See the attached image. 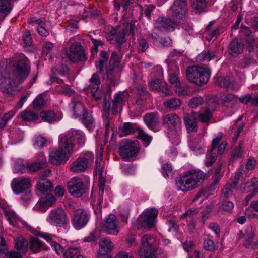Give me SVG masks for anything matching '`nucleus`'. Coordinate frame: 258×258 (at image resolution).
Returning <instances> with one entry per match:
<instances>
[{
	"label": "nucleus",
	"instance_id": "nucleus-1",
	"mask_svg": "<svg viewBox=\"0 0 258 258\" xmlns=\"http://www.w3.org/2000/svg\"><path fill=\"white\" fill-rule=\"evenodd\" d=\"M211 72L207 68L198 66L188 67L186 70L187 79L198 86L206 84L210 78Z\"/></svg>",
	"mask_w": 258,
	"mask_h": 258
},
{
	"label": "nucleus",
	"instance_id": "nucleus-2",
	"mask_svg": "<svg viewBox=\"0 0 258 258\" xmlns=\"http://www.w3.org/2000/svg\"><path fill=\"white\" fill-rule=\"evenodd\" d=\"M142 246L138 251L140 258H166L165 254L154 245L155 239L150 235H145L142 238Z\"/></svg>",
	"mask_w": 258,
	"mask_h": 258
},
{
	"label": "nucleus",
	"instance_id": "nucleus-3",
	"mask_svg": "<svg viewBox=\"0 0 258 258\" xmlns=\"http://www.w3.org/2000/svg\"><path fill=\"white\" fill-rule=\"evenodd\" d=\"M121 56L116 52H113L106 69V79L110 85L115 86L118 84L119 73L121 71L120 65Z\"/></svg>",
	"mask_w": 258,
	"mask_h": 258
},
{
	"label": "nucleus",
	"instance_id": "nucleus-4",
	"mask_svg": "<svg viewBox=\"0 0 258 258\" xmlns=\"http://www.w3.org/2000/svg\"><path fill=\"white\" fill-rule=\"evenodd\" d=\"M139 150V145L137 141L124 140L120 143L118 148L119 155L125 161L135 160Z\"/></svg>",
	"mask_w": 258,
	"mask_h": 258
},
{
	"label": "nucleus",
	"instance_id": "nucleus-5",
	"mask_svg": "<svg viewBox=\"0 0 258 258\" xmlns=\"http://www.w3.org/2000/svg\"><path fill=\"white\" fill-rule=\"evenodd\" d=\"M135 25L132 23H127L125 28L122 29H114L107 36V39L111 44H116L117 49L119 50L121 45L125 41V36L128 34H134Z\"/></svg>",
	"mask_w": 258,
	"mask_h": 258
},
{
	"label": "nucleus",
	"instance_id": "nucleus-6",
	"mask_svg": "<svg viewBox=\"0 0 258 258\" xmlns=\"http://www.w3.org/2000/svg\"><path fill=\"white\" fill-rule=\"evenodd\" d=\"M0 66L2 67V69H0V74H4L0 78V90L9 96H14V92L17 86V83L6 73L5 63L1 62Z\"/></svg>",
	"mask_w": 258,
	"mask_h": 258
},
{
	"label": "nucleus",
	"instance_id": "nucleus-7",
	"mask_svg": "<svg viewBox=\"0 0 258 258\" xmlns=\"http://www.w3.org/2000/svg\"><path fill=\"white\" fill-rule=\"evenodd\" d=\"M30 72L29 61L24 55L20 56L16 64L14 75L17 81L21 83L28 77Z\"/></svg>",
	"mask_w": 258,
	"mask_h": 258
},
{
	"label": "nucleus",
	"instance_id": "nucleus-8",
	"mask_svg": "<svg viewBox=\"0 0 258 258\" xmlns=\"http://www.w3.org/2000/svg\"><path fill=\"white\" fill-rule=\"evenodd\" d=\"M67 187L69 194L76 198L81 197L88 189V185L81 178H72L68 182Z\"/></svg>",
	"mask_w": 258,
	"mask_h": 258
},
{
	"label": "nucleus",
	"instance_id": "nucleus-9",
	"mask_svg": "<svg viewBox=\"0 0 258 258\" xmlns=\"http://www.w3.org/2000/svg\"><path fill=\"white\" fill-rule=\"evenodd\" d=\"M158 213L157 210L155 208L146 209L140 215L138 221L142 227L151 228L154 225Z\"/></svg>",
	"mask_w": 258,
	"mask_h": 258
},
{
	"label": "nucleus",
	"instance_id": "nucleus-10",
	"mask_svg": "<svg viewBox=\"0 0 258 258\" xmlns=\"http://www.w3.org/2000/svg\"><path fill=\"white\" fill-rule=\"evenodd\" d=\"M90 219L89 214L83 209H78L75 211L72 218L73 227L76 230H80L84 227Z\"/></svg>",
	"mask_w": 258,
	"mask_h": 258
},
{
	"label": "nucleus",
	"instance_id": "nucleus-11",
	"mask_svg": "<svg viewBox=\"0 0 258 258\" xmlns=\"http://www.w3.org/2000/svg\"><path fill=\"white\" fill-rule=\"evenodd\" d=\"M47 221L51 225L60 227L63 226L68 222L66 213L61 208L52 210L47 218Z\"/></svg>",
	"mask_w": 258,
	"mask_h": 258
},
{
	"label": "nucleus",
	"instance_id": "nucleus-12",
	"mask_svg": "<svg viewBox=\"0 0 258 258\" xmlns=\"http://www.w3.org/2000/svg\"><path fill=\"white\" fill-rule=\"evenodd\" d=\"M67 56L73 62H76L78 61H84L87 59L82 47L78 42H75L71 46L69 50L67 53Z\"/></svg>",
	"mask_w": 258,
	"mask_h": 258
},
{
	"label": "nucleus",
	"instance_id": "nucleus-13",
	"mask_svg": "<svg viewBox=\"0 0 258 258\" xmlns=\"http://www.w3.org/2000/svg\"><path fill=\"white\" fill-rule=\"evenodd\" d=\"M163 123L170 131L176 132L180 131L182 126L181 118L175 113L166 114L163 118Z\"/></svg>",
	"mask_w": 258,
	"mask_h": 258
},
{
	"label": "nucleus",
	"instance_id": "nucleus-14",
	"mask_svg": "<svg viewBox=\"0 0 258 258\" xmlns=\"http://www.w3.org/2000/svg\"><path fill=\"white\" fill-rule=\"evenodd\" d=\"M103 228L108 234L116 235L119 232L118 222L116 216L113 214H109L103 222Z\"/></svg>",
	"mask_w": 258,
	"mask_h": 258
},
{
	"label": "nucleus",
	"instance_id": "nucleus-15",
	"mask_svg": "<svg viewBox=\"0 0 258 258\" xmlns=\"http://www.w3.org/2000/svg\"><path fill=\"white\" fill-rule=\"evenodd\" d=\"M154 29L159 32L169 31L177 27L178 23L166 17H160L154 23Z\"/></svg>",
	"mask_w": 258,
	"mask_h": 258
},
{
	"label": "nucleus",
	"instance_id": "nucleus-16",
	"mask_svg": "<svg viewBox=\"0 0 258 258\" xmlns=\"http://www.w3.org/2000/svg\"><path fill=\"white\" fill-rule=\"evenodd\" d=\"M203 178H177L176 185L179 190L186 192L198 186L201 179Z\"/></svg>",
	"mask_w": 258,
	"mask_h": 258
},
{
	"label": "nucleus",
	"instance_id": "nucleus-17",
	"mask_svg": "<svg viewBox=\"0 0 258 258\" xmlns=\"http://www.w3.org/2000/svg\"><path fill=\"white\" fill-rule=\"evenodd\" d=\"M88 89L90 91L92 96L96 100H100L103 96V92L99 89L100 81L98 74L95 73L90 79Z\"/></svg>",
	"mask_w": 258,
	"mask_h": 258
},
{
	"label": "nucleus",
	"instance_id": "nucleus-18",
	"mask_svg": "<svg viewBox=\"0 0 258 258\" xmlns=\"http://www.w3.org/2000/svg\"><path fill=\"white\" fill-rule=\"evenodd\" d=\"M31 187L30 178H14L11 183V188L15 194H20Z\"/></svg>",
	"mask_w": 258,
	"mask_h": 258
},
{
	"label": "nucleus",
	"instance_id": "nucleus-19",
	"mask_svg": "<svg viewBox=\"0 0 258 258\" xmlns=\"http://www.w3.org/2000/svg\"><path fill=\"white\" fill-rule=\"evenodd\" d=\"M222 135L219 134V135L214 138L212 142L211 145L207 152L206 158L207 160L205 162L206 166H211L216 160L217 156L215 153H213V151L216 148L219 142L221 140Z\"/></svg>",
	"mask_w": 258,
	"mask_h": 258
},
{
	"label": "nucleus",
	"instance_id": "nucleus-20",
	"mask_svg": "<svg viewBox=\"0 0 258 258\" xmlns=\"http://www.w3.org/2000/svg\"><path fill=\"white\" fill-rule=\"evenodd\" d=\"M74 144L67 134L59 137L58 148L69 157L72 154Z\"/></svg>",
	"mask_w": 258,
	"mask_h": 258
},
{
	"label": "nucleus",
	"instance_id": "nucleus-21",
	"mask_svg": "<svg viewBox=\"0 0 258 258\" xmlns=\"http://www.w3.org/2000/svg\"><path fill=\"white\" fill-rule=\"evenodd\" d=\"M150 89L153 91L159 92L162 96H167L171 94V91L168 89L165 82L160 79H156L149 83Z\"/></svg>",
	"mask_w": 258,
	"mask_h": 258
},
{
	"label": "nucleus",
	"instance_id": "nucleus-22",
	"mask_svg": "<svg viewBox=\"0 0 258 258\" xmlns=\"http://www.w3.org/2000/svg\"><path fill=\"white\" fill-rule=\"evenodd\" d=\"M144 120L147 127L153 131L157 132L160 130V119L157 113H147L144 116Z\"/></svg>",
	"mask_w": 258,
	"mask_h": 258
},
{
	"label": "nucleus",
	"instance_id": "nucleus-23",
	"mask_svg": "<svg viewBox=\"0 0 258 258\" xmlns=\"http://www.w3.org/2000/svg\"><path fill=\"white\" fill-rule=\"evenodd\" d=\"M69 157L58 148L55 149L49 153V160L52 164L60 165L65 163Z\"/></svg>",
	"mask_w": 258,
	"mask_h": 258
},
{
	"label": "nucleus",
	"instance_id": "nucleus-24",
	"mask_svg": "<svg viewBox=\"0 0 258 258\" xmlns=\"http://www.w3.org/2000/svg\"><path fill=\"white\" fill-rule=\"evenodd\" d=\"M183 120L186 130L188 133L197 131L198 125L195 112L185 113L184 115Z\"/></svg>",
	"mask_w": 258,
	"mask_h": 258
},
{
	"label": "nucleus",
	"instance_id": "nucleus-25",
	"mask_svg": "<svg viewBox=\"0 0 258 258\" xmlns=\"http://www.w3.org/2000/svg\"><path fill=\"white\" fill-rule=\"evenodd\" d=\"M128 98L129 95L127 92H119L115 94L112 108L114 113L118 111V108L122 106Z\"/></svg>",
	"mask_w": 258,
	"mask_h": 258
},
{
	"label": "nucleus",
	"instance_id": "nucleus-26",
	"mask_svg": "<svg viewBox=\"0 0 258 258\" xmlns=\"http://www.w3.org/2000/svg\"><path fill=\"white\" fill-rule=\"evenodd\" d=\"M88 160L85 158H78L73 162L70 167L71 171L74 173L84 172L88 168Z\"/></svg>",
	"mask_w": 258,
	"mask_h": 258
},
{
	"label": "nucleus",
	"instance_id": "nucleus-27",
	"mask_svg": "<svg viewBox=\"0 0 258 258\" xmlns=\"http://www.w3.org/2000/svg\"><path fill=\"white\" fill-rule=\"evenodd\" d=\"M29 248L33 253H37L42 250H48L49 248L37 237L32 236L29 240Z\"/></svg>",
	"mask_w": 258,
	"mask_h": 258
},
{
	"label": "nucleus",
	"instance_id": "nucleus-28",
	"mask_svg": "<svg viewBox=\"0 0 258 258\" xmlns=\"http://www.w3.org/2000/svg\"><path fill=\"white\" fill-rule=\"evenodd\" d=\"M69 105L75 118L79 117L86 111L81 103L74 98L71 99V102Z\"/></svg>",
	"mask_w": 258,
	"mask_h": 258
},
{
	"label": "nucleus",
	"instance_id": "nucleus-29",
	"mask_svg": "<svg viewBox=\"0 0 258 258\" xmlns=\"http://www.w3.org/2000/svg\"><path fill=\"white\" fill-rule=\"evenodd\" d=\"M40 117L44 121L50 123L60 120L62 118V114L59 113H54L52 111H42L40 113Z\"/></svg>",
	"mask_w": 258,
	"mask_h": 258
},
{
	"label": "nucleus",
	"instance_id": "nucleus-30",
	"mask_svg": "<svg viewBox=\"0 0 258 258\" xmlns=\"http://www.w3.org/2000/svg\"><path fill=\"white\" fill-rule=\"evenodd\" d=\"M201 142L202 139L200 135L192 137L189 140V147L196 154H201L204 152Z\"/></svg>",
	"mask_w": 258,
	"mask_h": 258
},
{
	"label": "nucleus",
	"instance_id": "nucleus-31",
	"mask_svg": "<svg viewBox=\"0 0 258 258\" xmlns=\"http://www.w3.org/2000/svg\"><path fill=\"white\" fill-rule=\"evenodd\" d=\"M105 107L106 109L104 111L103 117L104 123L105 126V138H107L109 135L110 130L111 127L112 119L109 117V104L107 105L106 102H105Z\"/></svg>",
	"mask_w": 258,
	"mask_h": 258
},
{
	"label": "nucleus",
	"instance_id": "nucleus-32",
	"mask_svg": "<svg viewBox=\"0 0 258 258\" xmlns=\"http://www.w3.org/2000/svg\"><path fill=\"white\" fill-rule=\"evenodd\" d=\"M99 251L101 252H109L114 247L113 243L110 240L106 238H102L100 239L99 243Z\"/></svg>",
	"mask_w": 258,
	"mask_h": 258
},
{
	"label": "nucleus",
	"instance_id": "nucleus-33",
	"mask_svg": "<svg viewBox=\"0 0 258 258\" xmlns=\"http://www.w3.org/2000/svg\"><path fill=\"white\" fill-rule=\"evenodd\" d=\"M37 189L42 193H45L52 189L53 184L47 178H41L37 185Z\"/></svg>",
	"mask_w": 258,
	"mask_h": 258
},
{
	"label": "nucleus",
	"instance_id": "nucleus-34",
	"mask_svg": "<svg viewBox=\"0 0 258 258\" xmlns=\"http://www.w3.org/2000/svg\"><path fill=\"white\" fill-rule=\"evenodd\" d=\"M67 134L70 139H72V141L76 140L77 142L81 145L83 144L85 142V136L83 133L80 130H72L68 132Z\"/></svg>",
	"mask_w": 258,
	"mask_h": 258
},
{
	"label": "nucleus",
	"instance_id": "nucleus-35",
	"mask_svg": "<svg viewBox=\"0 0 258 258\" xmlns=\"http://www.w3.org/2000/svg\"><path fill=\"white\" fill-rule=\"evenodd\" d=\"M28 243L23 237H18L16 241L15 247L19 253L25 254L28 250Z\"/></svg>",
	"mask_w": 258,
	"mask_h": 258
},
{
	"label": "nucleus",
	"instance_id": "nucleus-36",
	"mask_svg": "<svg viewBox=\"0 0 258 258\" xmlns=\"http://www.w3.org/2000/svg\"><path fill=\"white\" fill-rule=\"evenodd\" d=\"M244 44L239 42L237 39H234L230 45L231 54L237 55L243 52Z\"/></svg>",
	"mask_w": 258,
	"mask_h": 258
},
{
	"label": "nucleus",
	"instance_id": "nucleus-37",
	"mask_svg": "<svg viewBox=\"0 0 258 258\" xmlns=\"http://www.w3.org/2000/svg\"><path fill=\"white\" fill-rule=\"evenodd\" d=\"M214 110V109L209 105L203 112L199 113L198 117L200 121L202 123H208L211 120Z\"/></svg>",
	"mask_w": 258,
	"mask_h": 258
},
{
	"label": "nucleus",
	"instance_id": "nucleus-38",
	"mask_svg": "<svg viewBox=\"0 0 258 258\" xmlns=\"http://www.w3.org/2000/svg\"><path fill=\"white\" fill-rule=\"evenodd\" d=\"M174 92L179 96H188L190 94L189 86L185 83H179L174 86Z\"/></svg>",
	"mask_w": 258,
	"mask_h": 258
},
{
	"label": "nucleus",
	"instance_id": "nucleus-39",
	"mask_svg": "<svg viewBox=\"0 0 258 258\" xmlns=\"http://www.w3.org/2000/svg\"><path fill=\"white\" fill-rule=\"evenodd\" d=\"M19 117L23 121L28 122L36 120L38 118L37 114L29 109H25L22 111L19 114Z\"/></svg>",
	"mask_w": 258,
	"mask_h": 258
},
{
	"label": "nucleus",
	"instance_id": "nucleus-40",
	"mask_svg": "<svg viewBox=\"0 0 258 258\" xmlns=\"http://www.w3.org/2000/svg\"><path fill=\"white\" fill-rule=\"evenodd\" d=\"M257 178H252L250 181L242 185L241 188L245 192L255 191L258 193V180Z\"/></svg>",
	"mask_w": 258,
	"mask_h": 258
},
{
	"label": "nucleus",
	"instance_id": "nucleus-41",
	"mask_svg": "<svg viewBox=\"0 0 258 258\" xmlns=\"http://www.w3.org/2000/svg\"><path fill=\"white\" fill-rule=\"evenodd\" d=\"M82 122L89 130H92L94 126V120L91 113L84 111L82 115Z\"/></svg>",
	"mask_w": 258,
	"mask_h": 258
},
{
	"label": "nucleus",
	"instance_id": "nucleus-42",
	"mask_svg": "<svg viewBox=\"0 0 258 258\" xmlns=\"http://www.w3.org/2000/svg\"><path fill=\"white\" fill-rule=\"evenodd\" d=\"M27 163H24L21 159H18L15 162L13 168V172L18 174H22L27 172Z\"/></svg>",
	"mask_w": 258,
	"mask_h": 258
},
{
	"label": "nucleus",
	"instance_id": "nucleus-43",
	"mask_svg": "<svg viewBox=\"0 0 258 258\" xmlns=\"http://www.w3.org/2000/svg\"><path fill=\"white\" fill-rule=\"evenodd\" d=\"M164 104L167 108L175 110L180 107L182 105V102L178 98H173L166 100Z\"/></svg>",
	"mask_w": 258,
	"mask_h": 258
},
{
	"label": "nucleus",
	"instance_id": "nucleus-44",
	"mask_svg": "<svg viewBox=\"0 0 258 258\" xmlns=\"http://www.w3.org/2000/svg\"><path fill=\"white\" fill-rule=\"evenodd\" d=\"M215 54L214 51L202 52L196 57V61L199 62H208L214 59Z\"/></svg>",
	"mask_w": 258,
	"mask_h": 258
},
{
	"label": "nucleus",
	"instance_id": "nucleus-45",
	"mask_svg": "<svg viewBox=\"0 0 258 258\" xmlns=\"http://www.w3.org/2000/svg\"><path fill=\"white\" fill-rule=\"evenodd\" d=\"M135 131L134 126L130 122H125L123 126L119 128L118 134L122 137L131 134Z\"/></svg>",
	"mask_w": 258,
	"mask_h": 258
},
{
	"label": "nucleus",
	"instance_id": "nucleus-46",
	"mask_svg": "<svg viewBox=\"0 0 258 258\" xmlns=\"http://www.w3.org/2000/svg\"><path fill=\"white\" fill-rule=\"evenodd\" d=\"M242 117H239L235 122L233 125V129L235 130L234 136H233V142H236L239 137V134L242 130L244 127V123L241 121Z\"/></svg>",
	"mask_w": 258,
	"mask_h": 258
},
{
	"label": "nucleus",
	"instance_id": "nucleus-47",
	"mask_svg": "<svg viewBox=\"0 0 258 258\" xmlns=\"http://www.w3.org/2000/svg\"><path fill=\"white\" fill-rule=\"evenodd\" d=\"M191 6L194 10L200 12L206 9L207 2L206 0H191Z\"/></svg>",
	"mask_w": 258,
	"mask_h": 258
},
{
	"label": "nucleus",
	"instance_id": "nucleus-48",
	"mask_svg": "<svg viewBox=\"0 0 258 258\" xmlns=\"http://www.w3.org/2000/svg\"><path fill=\"white\" fill-rule=\"evenodd\" d=\"M172 16L178 19H183L185 18L188 14L187 8H179L175 9L171 11Z\"/></svg>",
	"mask_w": 258,
	"mask_h": 258
},
{
	"label": "nucleus",
	"instance_id": "nucleus-49",
	"mask_svg": "<svg viewBox=\"0 0 258 258\" xmlns=\"http://www.w3.org/2000/svg\"><path fill=\"white\" fill-rule=\"evenodd\" d=\"M240 32L241 34H243L249 37L247 41L250 47H251L253 49L254 45V39L253 36L251 35V31L249 28L245 26H242L240 28Z\"/></svg>",
	"mask_w": 258,
	"mask_h": 258
},
{
	"label": "nucleus",
	"instance_id": "nucleus-50",
	"mask_svg": "<svg viewBox=\"0 0 258 258\" xmlns=\"http://www.w3.org/2000/svg\"><path fill=\"white\" fill-rule=\"evenodd\" d=\"M15 113V111L12 110L4 114L0 121V130L5 127L8 121L14 116Z\"/></svg>",
	"mask_w": 258,
	"mask_h": 258
},
{
	"label": "nucleus",
	"instance_id": "nucleus-51",
	"mask_svg": "<svg viewBox=\"0 0 258 258\" xmlns=\"http://www.w3.org/2000/svg\"><path fill=\"white\" fill-rule=\"evenodd\" d=\"M43 19H38L36 21V24L38 25L37 32L42 36H46L49 34L48 31L45 28V22Z\"/></svg>",
	"mask_w": 258,
	"mask_h": 258
},
{
	"label": "nucleus",
	"instance_id": "nucleus-52",
	"mask_svg": "<svg viewBox=\"0 0 258 258\" xmlns=\"http://www.w3.org/2000/svg\"><path fill=\"white\" fill-rule=\"evenodd\" d=\"M11 9L10 0H0V13L6 16Z\"/></svg>",
	"mask_w": 258,
	"mask_h": 258
},
{
	"label": "nucleus",
	"instance_id": "nucleus-53",
	"mask_svg": "<svg viewBox=\"0 0 258 258\" xmlns=\"http://www.w3.org/2000/svg\"><path fill=\"white\" fill-rule=\"evenodd\" d=\"M183 177H204V175L200 169H194L184 173Z\"/></svg>",
	"mask_w": 258,
	"mask_h": 258
},
{
	"label": "nucleus",
	"instance_id": "nucleus-54",
	"mask_svg": "<svg viewBox=\"0 0 258 258\" xmlns=\"http://www.w3.org/2000/svg\"><path fill=\"white\" fill-rule=\"evenodd\" d=\"M27 172L28 173H35L44 167L41 165L40 163L38 162H34L33 163H27Z\"/></svg>",
	"mask_w": 258,
	"mask_h": 258
},
{
	"label": "nucleus",
	"instance_id": "nucleus-55",
	"mask_svg": "<svg viewBox=\"0 0 258 258\" xmlns=\"http://www.w3.org/2000/svg\"><path fill=\"white\" fill-rule=\"evenodd\" d=\"M213 209V204L212 203L207 205L201 212V218L203 224L209 218L210 213Z\"/></svg>",
	"mask_w": 258,
	"mask_h": 258
},
{
	"label": "nucleus",
	"instance_id": "nucleus-56",
	"mask_svg": "<svg viewBox=\"0 0 258 258\" xmlns=\"http://www.w3.org/2000/svg\"><path fill=\"white\" fill-rule=\"evenodd\" d=\"M162 175L164 177L172 176L173 175V168L171 163L166 162L161 168Z\"/></svg>",
	"mask_w": 258,
	"mask_h": 258
},
{
	"label": "nucleus",
	"instance_id": "nucleus-57",
	"mask_svg": "<svg viewBox=\"0 0 258 258\" xmlns=\"http://www.w3.org/2000/svg\"><path fill=\"white\" fill-rule=\"evenodd\" d=\"M254 235V232L252 228L250 227L246 230V235L244 244L247 247H249L250 245L251 240Z\"/></svg>",
	"mask_w": 258,
	"mask_h": 258
},
{
	"label": "nucleus",
	"instance_id": "nucleus-58",
	"mask_svg": "<svg viewBox=\"0 0 258 258\" xmlns=\"http://www.w3.org/2000/svg\"><path fill=\"white\" fill-rule=\"evenodd\" d=\"M221 32H223L221 29L218 27L214 30L212 29L210 31H205L204 35L205 36L206 39L210 41L214 37L219 35Z\"/></svg>",
	"mask_w": 258,
	"mask_h": 258
},
{
	"label": "nucleus",
	"instance_id": "nucleus-59",
	"mask_svg": "<svg viewBox=\"0 0 258 258\" xmlns=\"http://www.w3.org/2000/svg\"><path fill=\"white\" fill-rule=\"evenodd\" d=\"M139 137L145 143V147H147L152 141V137L146 134L143 130L138 128Z\"/></svg>",
	"mask_w": 258,
	"mask_h": 258
},
{
	"label": "nucleus",
	"instance_id": "nucleus-60",
	"mask_svg": "<svg viewBox=\"0 0 258 258\" xmlns=\"http://www.w3.org/2000/svg\"><path fill=\"white\" fill-rule=\"evenodd\" d=\"M242 143L240 142L238 147L233 151L231 157L230 158L229 161V163H232L234 160L240 158L242 156Z\"/></svg>",
	"mask_w": 258,
	"mask_h": 258
},
{
	"label": "nucleus",
	"instance_id": "nucleus-61",
	"mask_svg": "<svg viewBox=\"0 0 258 258\" xmlns=\"http://www.w3.org/2000/svg\"><path fill=\"white\" fill-rule=\"evenodd\" d=\"M33 144L36 148H43L46 144V139L40 135L36 136Z\"/></svg>",
	"mask_w": 258,
	"mask_h": 258
},
{
	"label": "nucleus",
	"instance_id": "nucleus-62",
	"mask_svg": "<svg viewBox=\"0 0 258 258\" xmlns=\"http://www.w3.org/2000/svg\"><path fill=\"white\" fill-rule=\"evenodd\" d=\"M204 102V100L200 96L195 97L190 99L188 102V105L191 108H196L199 105H202Z\"/></svg>",
	"mask_w": 258,
	"mask_h": 258
},
{
	"label": "nucleus",
	"instance_id": "nucleus-63",
	"mask_svg": "<svg viewBox=\"0 0 258 258\" xmlns=\"http://www.w3.org/2000/svg\"><path fill=\"white\" fill-rule=\"evenodd\" d=\"M5 216L7 218V219L11 225H15L16 221L18 220L17 215L13 211H5Z\"/></svg>",
	"mask_w": 258,
	"mask_h": 258
},
{
	"label": "nucleus",
	"instance_id": "nucleus-64",
	"mask_svg": "<svg viewBox=\"0 0 258 258\" xmlns=\"http://www.w3.org/2000/svg\"><path fill=\"white\" fill-rule=\"evenodd\" d=\"M79 252V249L76 247H69L64 253V258H74Z\"/></svg>",
	"mask_w": 258,
	"mask_h": 258
}]
</instances>
